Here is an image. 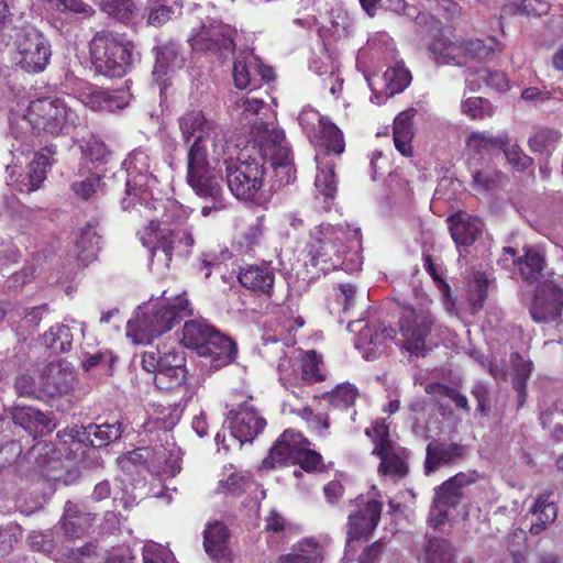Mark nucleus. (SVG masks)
Listing matches in <instances>:
<instances>
[{"instance_id": "obj_1", "label": "nucleus", "mask_w": 563, "mask_h": 563, "mask_svg": "<svg viewBox=\"0 0 563 563\" xmlns=\"http://www.w3.org/2000/svg\"><path fill=\"white\" fill-rule=\"evenodd\" d=\"M126 172V197L121 201L123 210H136L141 216L148 218L157 205L165 209L163 221L151 220L150 224L140 234L142 244L150 250L151 257L159 256L168 265L172 260L175 244L178 241L186 247L194 244L191 234L187 231H176L169 227L173 221H179L185 210L175 201L163 206L153 200L152 188L157 183L151 172V157L144 150H134L122 163Z\"/></svg>"}, {"instance_id": "obj_2", "label": "nucleus", "mask_w": 563, "mask_h": 563, "mask_svg": "<svg viewBox=\"0 0 563 563\" xmlns=\"http://www.w3.org/2000/svg\"><path fill=\"white\" fill-rule=\"evenodd\" d=\"M252 144L242 148L240 144H228L224 162L228 188L240 200H254L263 187L265 163L272 168H285L290 179V148L285 141L283 130L268 129L265 124H255L252 129Z\"/></svg>"}, {"instance_id": "obj_3", "label": "nucleus", "mask_w": 563, "mask_h": 563, "mask_svg": "<svg viewBox=\"0 0 563 563\" xmlns=\"http://www.w3.org/2000/svg\"><path fill=\"white\" fill-rule=\"evenodd\" d=\"M228 147L202 153L195 148L187 155L186 181L199 198L207 201L201 208V214L209 217L228 207V199L222 188L221 164L230 162L227 157Z\"/></svg>"}, {"instance_id": "obj_4", "label": "nucleus", "mask_w": 563, "mask_h": 563, "mask_svg": "<svg viewBox=\"0 0 563 563\" xmlns=\"http://www.w3.org/2000/svg\"><path fill=\"white\" fill-rule=\"evenodd\" d=\"M192 308L186 294L173 299L150 301L141 305L128 321L126 336L134 344H150L155 338L168 332L180 319L191 316Z\"/></svg>"}, {"instance_id": "obj_5", "label": "nucleus", "mask_w": 563, "mask_h": 563, "mask_svg": "<svg viewBox=\"0 0 563 563\" xmlns=\"http://www.w3.org/2000/svg\"><path fill=\"white\" fill-rule=\"evenodd\" d=\"M360 244V228L350 224L322 223L310 231L306 252L311 265L327 274L344 266V255L349 252L356 253Z\"/></svg>"}, {"instance_id": "obj_6", "label": "nucleus", "mask_w": 563, "mask_h": 563, "mask_svg": "<svg viewBox=\"0 0 563 563\" xmlns=\"http://www.w3.org/2000/svg\"><path fill=\"white\" fill-rule=\"evenodd\" d=\"M25 121L36 134L66 135L80 124V118L65 99L38 98L30 102Z\"/></svg>"}, {"instance_id": "obj_7", "label": "nucleus", "mask_w": 563, "mask_h": 563, "mask_svg": "<svg viewBox=\"0 0 563 563\" xmlns=\"http://www.w3.org/2000/svg\"><path fill=\"white\" fill-rule=\"evenodd\" d=\"M90 52L96 70L107 77L124 76L137 56L132 42L113 32L96 34L90 43Z\"/></svg>"}, {"instance_id": "obj_8", "label": "nucleus", "mask_w": 563, "mask_h": 563, "mask_svg": "<svg viewBox=\"0 0 563 563\" xmlns=\"http://www.w3.org/2000/svg\"><path fill=\"white\" fill-rule=\"evenodd\" d=\"M186 358L176 344H164L156 351H146L142 355V367L154 373V383L158 389L174 390L186 382Z\"/></svg>"}, {"instance_id": "obj_9", "label": "nucleus", "mask_w": 563, "mask_h": 563, "mask_svg": "<svg viewBox=\"0 0 563 563\" xmlns=\"http://www.w3.org/2000/svg\"><path fill=\"white\" fill-rule=\"evenodd\" d=\"M178 128L181 139L190 144L187 155H191L195 148L207 153V143L211 144L212 150L228 147V140L223 128L208 119L201 110H188L178 118Z\"/></svg>"}, {"instance_id": "obj_10", "label": "nucleus", "mask_w": 563, "mask_h": 563, "mask_svg": "<svg viewBox=\"0 0 563 563\" xmlns=\"http://www.w3.org/2000/svg\"><path fill=\"white\" fill-rule=\"evenodd\" d=\"M373 431L376 434L373 453L380 459L378 473L393 479L404 477L408 472V454L406 450L396 445L389 439L388 429L384 422H377L376 426L373 427ZM365 433L371 437L372 429L367 428Z\"/></svg>"}, {"instance_id": "obj_11", "label": "nucleus", "mask_w": 563, "mask_h": 563, "mask_svg": "<svg viewBox=\"0 0 563 563\" xmlns=\"http://www.w3.org/2000/svg\"><path fill=\"white\" fill-rule=\"evenodd\" d=\"M15 59L20 67L27 73L43 71L52 56L48 40L36 30H26L16 34Z\"/></svg>"}, {"instance_id": "obj_12", "label": "nucleus", "mask_w": 563, "mask_h": 563, "mask_svg": "<svg viewBox=\"0 0 563 563\" xmlns=\"http://www.w3.org/2000/svg\"><path fill=\"white\" fill-rule=\"evenodd\" d=\"M299 124L313 142H319V148L333 151L339 156L344 151L342 132L327 118L312 108H303L298 117Z\"/></svg>"}, {"instance_id": "obj_13", "label": "nucleus", "mask_w": 563, "mask_h": 563, "mask_svg": "<svg viewBox=\"0 0 563 563\" xmlns=\"http://www.w3.org/2000/svg\"><path fill=\"white\" fill-rule=\"evenodd\" d=\"M474 482V474L459 473L439 487L429 517V521L434 528L445 522L449 509L460 504L465 495V488Z\"/></svg>"}, {"instance_id": "obj_14", "label": "nucleus", "mask_w": 563, "mask_h": 563, "mask_svg": "<svg viewBox=\"0 0 563 563\" xmlns=\"http://www.w3.org/2000/svg\"><path fill=\"white\" fill-rule=\"evenodd\" d=\"M347 329L356 333L355 347L364 351V357L374 360L382 353V347L387 340L395 338V330L377 321L364 323V320H354L347 324Z\"/></svg>"}, {"instance_id": "obj_15", "label": "nucleus", "mask_w": 563, "mask_h": 563, "mask_svg": "<svg viewBox=\"0 0 563 563\" xmlns=\"http://www.w3.org/2000/svg\"><path fill=\"white\" fill-rule=\"evenodd\" d=\"M399 323L405 347L412 354L423 352L426 339L433 324L431 313L428 310L407 309L404 311Z\"/></svg>"}, {"instance_id": "obj_16", "label": "nucleus", "mask_w": 563, "mask_h": 563, "mask_svg": "<svg viewBox=\"0 0 563 563\" xmlns=\"http://www.w3.org/2000/svg\"><path fill=\"white\" fill-rule=\"evenodd\" d=\"M563 309V288L552 280H544L538 286L530 306V314L534 322L549 323L558 320Z\"/></svg>"}, {"instance_id": "obj_17", "label": "nucleus", "mask_w": 563, "mask_h": 563, "mask_svg": "<svg viewBox=\"0 0 563 563\" xmlns=\"http://www.w3.org/2000/svg\"><path fill=\"white\" fill-rule=\"evenodd\" d=\"M233 82L238 89H256L262 80H271L273 78V69L261 63L253 52L247 51L241 53L233 64Z\"/></svg>"}, {"instance_id": "obj_18", "label": "nucleus", "mask_w": 563, "mask_h": 563, "mask_svg": "<svg viewBox=\"0 0 563 563\" xmlns=\"http://www.w3.org/2000/svg\"><path fill=\"white\" fill-rule=\"evenodd\" d=\"M236 30L221 22L202 25L191 37V47L196 51H216L222 55L233 52Z\"/></svg>"}, {"instance_id": "obj_19", "label": "nucleus", "mask_w": 563, "mask_h": 563, "mask_svg": "<svg viewBox=\"0 0 563 563\" xmlns=\"http://www.w3.org/2000/svg\"><path fill=\"white\" fill-rule=\"evenodd\" d=\"M227 421L232 437L240 443L252 442L266 426V420L247 402L240 405L236 410H229Z\"/></svg>"}, {"instance_id": "obj_20", "label": "nucleus", "mask_w": 563, "mask_h": 563, "mask_svg": "<svg viewBox=\"0 0 563 563\" xmlns=\"http://www.w3.org/2000/svg\"><path fill=\"white\" fill-rule=\"evenodd\" d=\"M372 90L371 102L380 104L388 98L401 92L410 82V73L402 66L396 65L385 70L382 76L366 77Z\"/></svg>"}, {"instance_id": "obj_21", "label": "nucleus", "mask_w": 563, "mask_h": 563, "mask_svg": "<svg viewBox=\"0 0 563 563\" xmlns=\"http://www.w3.org/2000/svg\"><path fill=\"white\" fill-rule=\"evenodd\" d=\"M80 101L93 111L114 112L125 108L130 102L128 90H108L87 86L79 93Z\"/></svg>"}, {"instance_id": "obj_22", "label": "nucleus", "mask_w": 563, "mask_h": 563, "mask_svg": "<svg viewBox=\"0 0 563 563\" xmlns=\"http://www.w3.org/2000/svg\"><path fill=\"white\" fill-rule=\"evenodd\" d=\"M38 378L42 379L44 395L53 397L69 393L75 385L76 374L68 364L57 362L43 366Z\"/></svg>"}, {"instance_id": "obj_23", "label": "nucleus", "mask_w": 563, "mask_h": 563, "mask_svg": "<svg viewBox=\"0 0 563 563\" xmlns=\"http://www.w3.org/2000/svg\"><path fill=\"white\" fill-rule=\"evenodd\" d=\"M303 439L300 432L285 430L271 449L268 456L264 459L263 466L274 468L288 463L294 464Z\"/></svg>"}, {"instance_id": "obj_24", "label": "nucleus", "mask_w": 563, "mask_h": 563, "mask_svg": "<svg viewBox=\"0 0 563 563\" xmlns=\"http://www.w3.org/2000/svg\"><path fill=\"white\" fill-rule=\"evenodd\" d=\"M230 532L219 521L210 522L203 531V547L214 563H230L232 553L229 548Z\"/></svg>"}, {"instance_id": "obj_25", "label": "nucleus", "mask_w": 563, "mask_h": 563, "mask_svg": "<svg viewBox=\"0 0 563 563\" xmlns=\"http://www.w3.org/2000/svg\"><path fill=\"white\" fill-rule=\"evenodd\" d=\"M383 504L378 500H368L364 507L349 516V540L367 538L378 525Z\"/></svg>"}, {"instance_id": "obj_26", "label": "nucleus", "mask_w": 563, "mask_h": 563, "mask_svg": "<svg viewBox=\"0 0 563 563\" xmlns=\"http://www.w3.org/2000/svg\"><path fill=\"white\" fill-rule=\"evenodd\" d=\"M505 253L510 257L501 258L499 264H501L504 267H507V264L510 261L517 265L519 274L523 280L530 283H540L542 272L545 267V260L541 252L532 247H525V254L518 258H515L516 251L512 247L505 249Z\"/></svg>"}, {"instance_id": "obj_27", "label": "nucleus", "mask_w": 563, "mask_h": 563, "mask_svg": "<svg viewBox=\"0 0 563 563\" xmlns=\"http://www.w3.org/2000/svg\"><path fill=\"white\" fill-rule=\"evenodd\" d=\"M239 280L246 289L269 298L274 291L275 273L267 264L251 265L240 272Z\"/></svg>"}, {"instance_id": "obj_28", "label": "nucleus", "mask_w": 563, "mask_h": 563, "mask_svg": "<svg viewBox=\"0 0 563 563\" xmlns=\"http://www.w3.org/2000/svg\"><path fill=\"white\" fill-rule=\"evenodd\" d=\"M309 67L318 76L325 77L323 81L333 96L342 91L343 79L339 74V62L327 45L311 59Z\"/></svg>"}, {"instance_id": "obj_29", "label": "nucleus", "mask_w": 563, "mask_h": 563, "mask_svg": "<svg viewBox=\"0 0 563 563\" xmlns=\"http://www.w3.org/2000/svg\"><path fill=\"white\" fill-rule=\"evenodd\" d=\"M95 519V514L84 510L78 504L67 501L60 528L68 539L80 538L91 528Z\"/></svg>"}, {"instance_id": "obj_30", "label": "nucleus", "mask_w": 563, "mask_h": 563, "mask_svg": "<svg viewBox=\"0 0 563 563\" xmlns=\"http://www.w3.org/2000/svg\"><path fill=\"white\" fill-rule=\"evenodd\" d=\"M449 222L451 236L457 249L473 244L483 230L482 221L466 212L453 214Z\"/></svg>"}, {"instance_id": "obj_31", "label": "nucleus", "mask_w": 563, "mask_h": 563, "mask_svg": "<svg viewBox=\"0 0 563 563\" xmlns=\"http://www.w3.org/2000/svg\"><path fill=\"white\" fill-rule=\"evenodd\" d=\"M331 154L335 155L333 151L319 148L316 153L314 159L317 164V175L314 186L317 190L325 198L332 199L336 192V179L334 174V162Z\"/></svg>"}, {"instance_id": "obj_32", "label": "nucleus", "mask_w": 563, "mask_h": 563, "mask_svg": "<svg viewBox=\"0 0 563 563\" xmlns=\"http://www.w3.org/2000/svg\"><path fill=\"white\" fill-rule=\"evenodd\" d=\"M12 418L15 424L33 438L42 437L52 430L51 419L34 407L16 405L13 408Z\"/></svg>"}, {"instance_id": "obj_33", "label": "nucleus", "mask_w": 563, "mask_h": 563, "mask_svg": "<svg viewBox=\"0 0 563 563\" xmlns=\"http://www.w3.org/2000/svg\"><path fill=\"white\" fill-rule=\"evenodd\" d=\"M235 343L219 331L209 339L203 350H200V356L210 358L214 367L228 365L235 358Z\"/></svg>"}, {"instance_id": "obj_34", "label": "nucleus", "mask_w": 563, "mask_h": 563, "mask_svg": "<svg viewBox=\"0 0 563 563\" xmlns=\"http://www.w3.org/2000/svg\"><path fill=\"white\" fill-rule=\"evenodd\" d=\"M264 110L267 111L266 104L263 100L252 97L245 99H239L235 102V111L241 117V121L245 124H250V135L252 136V129L255 124H265L268 129L279 130L274 121L264 120ZM252 144V139L247 142Z\"/></svg>"}, {"instance_id": "obj_35", "label": "nucleus", "mask_w": 563, "mask_h": 563, "mask_svg": "<svg viewBox=\"0 0 563 563\" xmlns=\"http://www.w3.org/2000/svg\"><path fill=\"white\" fill-rule=\"evenodd\" d=\"M324 548L313 538L297 542L291 553L280 556L276 563H322Z\"/></svg>"}, {"instance_id": "obj_36", "label": "nucleus", "mask_w": 563, "mask_h": 563, "mask_svg": "<svg viewBox=\"0 0 563 563\" xmlns=\"http://www.w3.org/2000/svg\"><path fill=\"white\" fill-rule=\"evenodd\" d=\"M429 51L437 64H463V44L459 41H452L446 36H440L431 43Z\"/></svg>"}, {"instance_id": "obj_37", "label": "nucleus", "mask_w": 563, "mask_h": 563, "mask_svg": "<svg viewBox=\"0 0 563 563\" xmlns=\"http://www.w3.org/2000/svg\"><path fill=\"white\" fill-rule=\"evenodd\" d=\"M417 111L408 109L400 112L394 121V143L398 152L404 156H411L412 146L411 140L413 137L412 120Z\"/></svg>"}, {"instance_id": "obj_38", "label": "nucleus", "mask_w": 563, "mask_h": 563, "mask_svg": "<svg viewBox=\"0 0 563 563\" xmlns=\"http://www.w3.org/2000/svg\"><path fill=\"white\" fill-rule=\"evenodd\" d=\"M463 446L456 443H429L427 446L426 473L430 474L438 466L462 457Z\"/></svg>"}, {"instance_id": "obj_39", "label": "nucleus", "mask_w": 563, "mask_h": 563, "mask_svg": "<svg viewBox=\"0 0 563 563\" xmlns=\"http://www.w3.org/2000/svg\"><path fill=\"white\" fill-rule=\"evenodd\" d=\"M216 333L217 330L203 320H190L184 324L181 342L200 355V350H203L209 339Z\"/></svg>"}, {"instance_id": "obj_40", "label": "nucleus", "mask_w": 563, "mask_h": 563, "mask_svg": "<svg viewBox=\"0 0 563 563\" xmlns=\"http://www.w3.org/2000/svg\"><path fill=\"white\" fill-rule=\"evenodd\" d=\"M183 65L184 58L179 55L178 46L175 43L165 44L157 51L153 76L159 80L163 76L181 68Z\"/></svg>"}, {"instance_id": "obj_41", "label": "nucleus", "mask_w": 563, "mask_h": 563, "mask_svg": "<svg viewBox=\"0 0 563 563\" xmlns=\"http://www.w3.org/2000/svg\"><path fill=\"white\" fill-rule=\"evenodd\" d=\"M465 82L467 88L472 91L481 88L483 84L498 91H504L508 88V79L504 73L487 68L470 71L465 78Z\"/></svg>"}, {"instance_id": "obj_42", "label": "nucleus", "mask_w": 563, "mask_h": 563, "mask_svg": "<svg viewBox=\"0 0 563 563\" xmlns=\"http://www.w3.org/2000/svg\"><path fill=\"white\" fill-rule=\"evenodd\" d=\"M466 151L471 156L485 155L495 148H503L505 140L487 132H471L465 139Z\"/></svg>"}, {"instance_id": "obj_43", "label": "nucleus", "mask_w": 563, "mask_h": 563, "mask_svg": "<svg viewBox=\"0 0 563 563\" xmlns=\"http://www.w3.org/2000/svg\"><path fill=\"white\" fill-rule=\"evenodd\" d=\"M85 435L93 446L108 445L111 441L121 437L122 428L119 422L114 423H89L85 427Z\"/></svg>"}, {"instance_id": "obj_44", "label": "nucleus", "mask_w": 563, "mask_h": 563, "mask_svg": "<svg viewBox=\"0 0 563 563\" xmlns=\"http://www.w3.org/2000/svg\"><path fill=\"white\" fill-rule=\"evenodd\" d=\"M426 563H457L454 548L444 539H429L424 549Z\"/></svg>"}, {"instance_id": "obj_45", "label": "nucleus", "mask_w": 563, "mask_h": 563, "mask_svg": "<svg viewBox=\"0 0 563 563\" xmlns=\"http://www.w3.org/2000/svg\"><path fill=\"white\" fill-rule=\"evenodd\" d=\"M358 397V389L351 383L338 384L331 391L323 395V398L334 408L347 409L355 404Z\"/></svg>"}, {"instance_id": "obj_46", "label": "nucleus", "mask_w": 563, "mask_h": 563, "mask_svg": "<svg viewBox=\"0 0 563 563\" xmlns=\"http://www.w3.org/2000/svg\"><path fill=\"white\" fill-rule=\"evenodd\" d=\"M44 343L55 353L67 352L71 349L73 334L64 324H56L44 333Z\"/></svg>"}, {"instance_id": "obj_47", "label": "nucleus", "mask_w": 563, "mask_h": 563, "mask_svg": "<svg viewBox=\"0 0 563 563\" xmlns=\"http://www.w3.org/2000/svg\"><path fill=\"white\" fill-rule=\"evenodd\" d=\"M325 378V369L321 357L314 351L306 352L301 357V379L314 384Z\"/></svg>"}, {"instance_id": "obj_48", "label": "nucleus", "mask_w": 563, "mask_h": 563, "mask_svg": "<svg viewBox=\"0 0 563 563\" xmlns=\"http://www.w3.org/2000/svg\"><path fill=\"white\" fill-rule=\"evenodd\" d=\"M99 7L102 12L122 23L131 22L136 11L133 0H101Z\"/></svg>"}, {"instance_id": "obj_49", "label": "nucleus", "mask_w": 563, "mask_h": 563, "mask_svg": "<svg viewBox=\"0 0 563 563\" xmlns=\"http://www.w3.org/2000/svg\"><path fill=\"white\" fill-rule=\"evenodd\" d=\"M514 367L512 386L518 393V404L522 406L526 400V384L531 374V363L518 354L511 355Z\"/></svg>"}, {"instance_id": "obj_50", "label": "nucleus", "mask_w": 563, "mask_h": 563, "mask_svg": "<svg viewBox=\"0 0 563 563\" xmlns=\"http://www.w3.org/2000/svg\"><path fill=\"white\" fill-rule=\"evenodd\" d=\"M100 238L95 228L87 225L80 230L76 240V247L79 250L78 258L81 262H88L93 258L99 250Z\"/></svg>"}, {"instance_id": "obj_51", "label": "nucleus", "mask_w": 563, "mask_h": 563, "mask_svg": "<svg viewBox=\"0 0 563 563\" xmlns=\"http://www.w3.org/2000/svg\"><path fill=\"white\" fill-rule=\"evenodd\" d=\"M148 468L156 475L174 477L181 470L180 457L177 453H169L167 456L163 451L150 462Z\"/></svg>"}, {"instance_id": "obj_52", "label": "nucleus", "mask_w": 563, "mask_h": 563, "mask_svg": "<svg viewBox=\"0 0 563 563\" xmlns=\"http://www.w3.org/2000/svg\"><path fill=\"white\" fill-rule=\"evenodd\" d=\"M550 3L547 0H515L508 9L514 15L540 18L549 13Z\"/></svg>"}, {"instance_id": "obj_53", "label": "nucleus", "mask_w": 563, "mask_h": 563, "mask_svg": "<svg viewBox=\"0 0 563 563\" xmlns=\"http://www.w3.org/2000/svg\"><path fill=\"white\" fill-rule=\"evenodd\" d=\"M14 388L20 396L38 399L45 397L44 389L42 388V379L38 378V373L20 374L15 378Z\"/></svg>"}, {"instance_id": "obj_54", "label": "nucleus", "mask_w": 563, "mask_h": 563, "mask_svg": "<svg viewBox=\"0 0 563 563\" xmlns=\"http://www.w3.org/2000/svg\"><path fill=\"white\" fill-rule=\"evenodd\" d=\"M263 225L258 221L252 224L247 230L242 233L234 242V247L241 254L251 255L256 246H258L263 239Z\"/></svg>"}, {"instance_id": "obj_55", "label": "nucleus", "mask_w": 563, "mask_h": 563, "mask_svg": "<svg viewBox=\"0 0 563 563\" xmlns=\"http://www.w3.org/2000/svg\"><path fill=\"white\" fill-rule=\"evenodd\" d=\"M461 110L464 114L474 120H483L494 114L493 104L481 97L466 98L461 103Z\"/></svg>"}, {"instance_id": "obj_56", "label": "nucleus", "mask_w": 563, "mask_h": 563, "mask_svg": "<svg viewBox=\"0 0 563 563\" xmlns=\"http://www.w3.org/2000/svg\"><path fill=\"white\" fill-rule=\"evenodd\" d=\"M424 267L428 271V273L432 276L434 282L437 283V286L441 292L442 305H443V308L445 309V311L451 316H457L455 302L451 296L450 287L440 277L439 273L435 269L434 264L432 263V261L429 256L424 258Z\"/></svg>"}, {"instance_id": "obj_57", "label": "nucleus", "mask_w": 563, "mask_h": 563, "mask_svg": "<svg viewBox=\"0 0 563 563\" xmlns=\"http://www.w3.org/2000/svg\"><path fill=\"white\" fill-rule=\"evenodd\" d=\"M561 133L552 129H541L529 139V146L533 152L543 153L556 146Z\"/></svg>"}, {"instance_id": "obj_58", "label": "nucleus", "mask_w": 563, "mask_h": 563, "mask_svg": "<svg viewBox=\"0 0 563 563\" xmlns=\"http://www.w3.org/2000/svg\"><path fill=\"white\" fill-rule=\"evenodd\" d=\"M488 279L484 274H476L474 282L470 285L468 301L472 311L476 312L483 307V302L487 297Z\"/></svg>"}, {"instance_id": "obj_59", "label": "nucleus", "mask_w": 563, "mask_h": 563, "mask_svg": "<svg viewBox=\"0 0 563 563\" xmlns=\"http://www.w3.org/2000/svg\"><path fill=\"white\" fill-rule=\"evenodd\" d=\"M253 486V482L246 473H232L227 479L220 482V488L233 496H239Z\"/></svg>"}, {"instance_id": "obj_60", "label": "nucleus", "mask_w": 563, "mask_h": 563, "mask_svg": "<svg viewBox=\"0 0 563 563\" xmlns=\"http://www.w3.org/2000/svg\"><path fill=\"white\" fill-rule=\"evenodd\" d=\"M531 514L543 522H553L558 517V508L550 495H540L530 509Z\"/></svg>"}, {"instance_id": "obj_61", "label": "nucleus", "mask_w": 563, "mask_h": 563, "mask_svg": "<svg viewBox=\"0 0 563 563\" xmlns=\"http://www.w3.org/2000/svg\"><path fill=\"white\" fill-rule=\"evenodd\" d=\"M309 441L305 438L301 448L297 452L294 464H299L300 467L307 472L316 471L318 466L321 464V455L311 450Z\"/></svg>"}, {"instance_id": "obj_62", "label": "nucleus", "mask_w": 563, "mask_h": 563, "mask_svg": "<svg viewBox=\"0 0 563 563\" xmlns=\"http://www.w3.org/2000/svg\"><path fill=\"white\" fill-rule=\"evenodd\" d=\"M147 23L150 25L159 26L170 20L174 10L169 3H156L154 0H147Z\"/></svg>"}, {"instance_id": "obj_63", "label": "nucleus", "mask_w": 563, "mask_h": 563, "mask_svg": "<svg viewBox=\"0 0 563 563\" xmlns=\"http://www.w3.org/2000/svg\"><path fill=\"white\" fill-rule=\"evenodd\" d=\"M463 44V62L466 57L487 59L494 55V47L482 40H470Z\"/></svg>"}, {"instance_id": "obj_64", "label": "nucleus", "mask_w": 563, "mask_h": 563, "mask_svg": "<svg viewBox=\"0 0 563 563\" xmlns=\"http://www.w3.org/2000/svg\"><path fill=\"white\" fill-rule=\"evenodd\" d=\"M144 563H177L169 550L151 542L143 548Z\"/></svg>"}]
</instances>
